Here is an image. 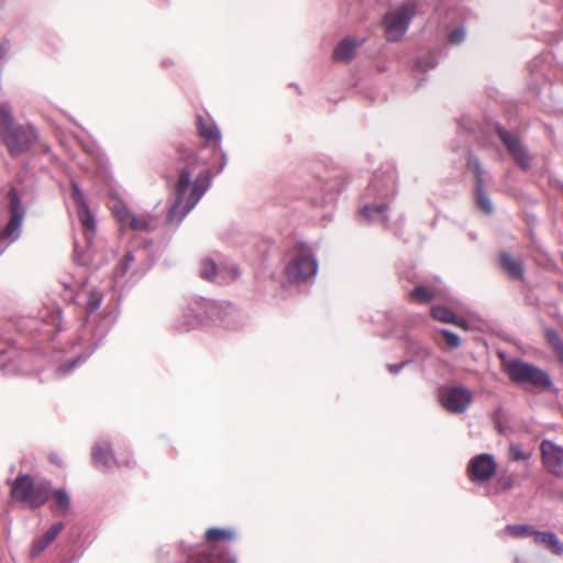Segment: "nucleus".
<instances>
[{
    "instance_id": "f257e3e1",
    "label": "nucleus",
    "mask_w": 563,
    "mask_h": 563,
    "mask_svg": "<svg viewBox=\"0 0 563 563\" xmlns=\"http://www.w3.org/2000/svg\"><path fill=\"white\" fill-rule=\"evenodd\" d=\"M209 185L210 179L207 173L194 168L183 169L176 183L175 198L167 220L170 223H179L197 205Z\"/></svg>"
},
{
    "instance_id": "f03ea898",
    "label": "nucleus",
    "mask_w": 563,
    "mask_h": 563,
    "mask_svg": "<svg viewBox=\"0 0 563 563\" xmlns=\"http://www.w3.org/2000/svg\"><path fill=\"white\" fill-rule=\"evenodd\" d=\"M318 272V262L306 244H299L294 250L286 267L285 276L289 282H306L316 276Z\"/></svg>"
},
{
    "instance_id": "7ed1b4c3",
    "label": "nucleus",
    "mask_w": 563,
    "mask_h": 563,
    "mask_svg": "<svg viewBox=\"0 0 563 563\" xmlns=\"http://www.w3.org/2000/svg\"><path fill=\"white\" fill-rule=\"evenodd\" d=\"M11 495L13 499L23 501L31 508H37L48 499L49 488L44 483L35 484L29 475H20L11 486Z\"/></svg>"
},
{
    "instance_id": "20e7f679",
    "label": "nucleus",
    "mask_w": 563,
    "mask_h": 563,
    "mask_svg": "<svg viewBox=\"0 0 563 563\" xmlns=\"http://www.w3.org/2000/svg\"><path fill=\"white\" fill-rule=\"evenodd\" d=\"M109 208L122 229L147 231L154 227V218L132 212L126 202L117 194H111Z\"/></svg>"
},
{
    "instance_id": "39448f33",
    "label": "nucleus",
    "mask_w": 563,
    "mask_h": 563,
    "mask_svg": "<svg viewBox=\"0 0 563 563\" xmlns=\"http://www.w3.org/2000/svg\"><path fill=\"white\" fill-rule=\"evenodd\" d=\"M415 12L413 3H404L386 13L384 26L388 41L398 42L405 36Z\"/></svg>"
},
{
    "instance_id": "423d86ee",
    "label": "nucleus",
    "mask_w": 563,
    "mask_h": 563,
    "mask_svg": "<svg viewBox=\"0 0 563 563\" xmlns=\"http://www.w3.org/2000/svg\"><path fill=\"white\" fill-rule=\"evenodd\" d=\"M510 379L518 384H530L536 387H549L551 380L542 369L521 361H511L506 366Z\"/></svg>"
},
{
    "instance_id": "0eeeda50",
    "label": "nucleus",
    "mask_w": 563,
    "mask_h": 563,
    "mask_svg": "<svg viewBox=\"0 0 563 563\" xmlns=\"http://www.w3.org/2000/svg\"><path fill=\"white\" fill-rule=\"evenodd\" d=\"M37 135L31 125L18 123L0 140L11 155L22 154L32 146Z\"/></svg>"
},
{
    "instance_id": "6e6552de",
    "label": "nucleus",
    "mask_w": 563,
    "mask_h": 563,
    "mask_svg": "<svg viewBox=\"0 0 563 563\" xmlns=\"http://www.w3.org/2000/svg\"><path fill=\"white\" fill-rule=\"evenodd\" d=\"M472 398V393L462 386L442 387L439 390L440 404L452 413L464 412L468 408Z\"/></svg>"
},
{
    "instance_id": "1a4fd4ad",
    "label": "nucleus",
    "mask_w": 563,
    "mask_h": 563,
    "mask_svg": "<svg viewBox=\"0 0 563 563\" xmlns=\"http://www.w3.org/2000/svg\"><path fill=\"white\" fill-rule=\"evenodd\" d=\"M497 463L490 454H478L468 463V476L472 483L481 485L487 483L496 473Z\"/></svg>"
},
{
    "instance_id": "9d476101",
    "label": "nucleus",
    "mask_w": 563,
    "mask_h": 563,
    "mask_svg": "<svg viewBox=\"0 0 563 563\" xmlns=\"http://www.w3.org/2000/svg\"><path fill=\"white\" fill-rule=\"evenodd\" d=\"M9 199L10 221L0 233V240L13 242L19 238L25 211L24 208L21 206L20 199L15 191L10 192Z\"/></svg>"
},
{
    "instance_id": "9b49d317",
    "label": "nucleus",
    "mask_w": 563,
    "mask_h": 563,
    "mask_svg": "<svg viewBox=\"0 0 563 563\" xmlns=\"http://www.w3.org/2000/svg\"><path fill=\"white\" fill-rule=\"evenodd\" d=\"M544 467L553 475L563 476V446L545 440L541 443Z\"/></svg>"
},
{
    "instance_id": "f8f14e48",
    "label": "nucleus",
    "mask_w": 563,
    "mask_h": 563,
    "mask_svg": "<svg viewBox=\"0 0 563 563\" xmlns=\"http://www.w3.org/2000/svg\"><path fill=\"white\" fill-rule=\"evenodd\" d=\"M71 197L76 205L79 222L84 228L86 235H93L96 231L95 216L89 209L84 194L76 184L71 187Z\"/></svg>"
},
{
    "instance_id": "ddd939ff",
    "label": "nucleus",
    "mask_w": 563,
    "mask_h": 563,
    "mask_svg": "<svg viewBox=\"0 0 563 563\" xmlns=\"http://www.w3.org/2000/svg\"><path fill=\"white\" fill-rule=\"evenodd\" d=\"M498 134L500 139L504 141L510 153L514 155L515 159L522 166L527 167L529 165V155L527 152L522 148L519 141L512 136L509 132L499 129Z\"/></svg>"
},
{
    "instance_id": "4468645a",
    "label": "nucleus",
    "mask_w": 563,
    "mask_h": 563,
    "mask_svg": "<svg viewBox=\"0 0 563 563\" xmlns=\"http://www.w3.org/2000/svg\"><path fill=\"white\" fill-rule=\"evenodd\" d=\"M363 42V40L352 37L342 40L333 51V59L341 63L351 60Z\"/></svg>"
},
{
    "instance_id": "2eb2a0df",
    "label": "nucleus",
    "mask_w": 563,
    "mask_h": 563,
    "mask_svg": "<svg viewBox=\"0 0 563 563\" xmlns=\"http://www.w3.org/2000/svg\"><path fill=\"white\" fill-rule=\"evenodd\" d=\"M63 530L62 523L53 525L42 537L34 540L31 548V556L40 555L59 534Z\"/></svg>"
},
{
    "instance_id": "dca6fc26",
    "label": "nucleus",
    "mask_w": 563,
    "mask_h": 563,
    "mask_svg": "<svg viewBox=\"0 0 563 563\" xmlns=\"http://www.w3.org/2000/svg\"><path fill=\"white\" fill-rule=\"evenodd\" d=\"M533 542L537 544L545 545L555 554H561L563 552V543L556 538L554 533L538 531V533H533Z\"/></svg>"
},
{
    "instance_id": "f3484780",
    "label": "nucleus",
    "mask_w": 563,
    "mask_h": 563,
    "mask_svg": "<svg viewBox=\"0 0 563 563\" xmlns=\"http://www.w3.org/2000/svg\"><path fill=\"white\" fill-rule=\"evenodd\" d=\"M16 124L11 107L5 102L0 103V140Z\"/></svg>"
},
{
    "instance_id": "a211bd4d",
    "label": "nucleus",
    "mask_w": 563,
    "mask_h": 563,
    "mask_svg": "<svg viewBox=\"0 0 563 563\" xmlns=\"http://www.w3.org/2000/svg\"><path fill=\"white\" fill-rule=\"evenodd\" d=\"M533 533H538V531L533 530V528L528 525H510V526H507L503 531L504 537H509V538H515V539H519V538H532L533 539Z\"/></svg>"
},
{
    "instance_id": "6ab92c4d",
    "label": "nucleus",
    "mask_w": 563,
    "mask_h": 563,
    "mask_svg": "<svg viewBox=\"0 0 563 563\" xmlns=\"http://www.w3.org/2000/svg\"><path fill=\"white\" fill-rule=\"evenodd\" d=\"M432 316L434 319L446 322V323H454L459 327L465 328V322L460 320L455 313L442 306H435L432 308Z\"/></svg>"
},
{
    "instance_id": "aec40b11",
    "label": "nucleus",
    "mask_w": 563,
    "mask_h": 563,
    "mask_svg": "<svg viewBox=\"0 0 563 563\" xmlns=\"http://www.w3.org/2000/svg\"><path fill=\"white\" fill-rule=\"evenodd\" d=\"M387 205L385 203H374L371 206H365L361 210V216L367 220H385L386 219Z\"/></svg>"
},
{
    "instance_id": "412c9836",
    "label": "nucleus",
    "mask_w": 563,
    "mask_h": 563,
    "mask_svg": "<svg viewBox=\"0 0 563 563\" xmlns=\"http://www.w3.org/2000/svg\"><path fill=\"white\" fill-rule=\"evenodd\" d=\"M234 537L235 532L230 529L211 528L206 532V539L210 543L231 541Z\"/></svg>"
},
{
    "instance_id": "4be33fe9",
    "label": "nucleus",
    "mask_w": 563,
    "mask_h": 563,
    "mask_svg": "<svg viewBox=\"0 0 563 563\" xmlns=\"http://www.w3.org/2000/svg\"><path fill=\"white\" fill-rule=\"evenodd\" d=\"M112 460V454L108 444H98L93 450V461L99 466H107Z\"/></svg>"
},
{
    "instance_id": "5701e85b",
    "label": "nucleus",
    "mask_w": 563,
    "mask_h": 563,
    "mask_svg": "<svg viewBox=\"0 0 563 563\" xmlns=\"http://www.w3.org/2000/svg\"><path fill=\"white\" fill-rule=\"evenodd\" d=\"M500 262L503 267L512 276L520 277L522 274L521 264L508 254H501Z\"/></svg>"
},
{
    "instance_id": "b1692460",
    "label": "nucleus",
    "mask_w": 563,
    "mask_h": 563,
    "mask_svg": "<svg viewBox=\"0 0 563 563\" xmlns=\"http://www.w3.org/2000/svg\"><path fill=\"white\" fill-rule=\"evenodd\" d=\"M191 563H236L233 558L224 556L219 552L212 551L209 554H202Z\"/></svg>"
},
{
    "instance_id": "393cba45",
    "label": "nucleus",
    "mask_w": 563,
    "mask_h": 563,
    "mask_svg": "<svg viewBox=\"0 0 563 563\" xmlns=\"http://www.w3.org/2000/svg\"><path fill=\"white\" fill-rule=\"evenodd\" d=\"M412 300L418 302H427L438 296H440L439 292L431 290L427 287L420 286L415 288L410 294Z\"/></svg>"
},
{
    "instance_id": "a878e982",
    "label": "nucleus",
    "mask_w": 563,
    "mask_h": 563,
    "mask_svg": "<svg viewBox=\"0 0 563 563\" xmlns=\"http://www.w3.org/2000/svg\"><path fill=\"white\" fill-rule=\"evenodd\" d=\"M200 273L205 279L213 280L218 276V267L213 261L205 260L201 263Z\"/></svg>"
},
{
    "instance_id": "bb28decb",
    "label": "nucleus",
    "mask_w": 563,
    "mask_h": 563,
    "mask_svg": "<svg viewBox=\"0 0 563 563\" xmlns=\"http://www.w3.org/2000/svg\"><path fill=\"white\" fill-rule=\"evenodd\" d=\"M200 135L207 141H217L220 139V131L212 124L200 123Z\"/></svg>"
},
{
    "instance_id": "cd10ccee",
    "label": "nucleus",
    "mask_w": 563,
    "mask_h": 563,
    "mask_svg": "<svg viewBox=\"0 0 563 563\" xmlns=\"http://www.w3.org/2000/svg\"><path fill=\"white\" fill-rule=\"evenodd\" d=\"M547 339L558 356L563 361V343L561 342L558 334L553 331L547 332Z\"/></svg>"
},
{
    "instance_id": "c85d7f7f",
    "label": "nucleus",
    "mask_w": 563,
    "mask_h": 563,
    "mask_svg": "<svg viewBox=\"0 0 563 563\" xmlns=\"http://www.w3.org/2000/svg\"><path fill=\"white\" fill-rule=\"evenodd\" d=\"M53 496L58 510L66 511L70 504L68 495L63 490H56Z\"/></svg>"
},
{
    "instance_id": "c756f323",
    "label": "nucleus",
    "mask_w": 563,
    "mask_h": 563,
    "mask_svg": "<svg viewBox=\"0 0 563 563\" xmlns=\"http://www.w3.org/2000/svg\"><path fill=\"white\" fill-rule=\"evenodd\" d=\"M466 37V32L463 27H456L454 30H452L449 35H448V41L449 43L453 44V45H460L461 43L464 42Z\"/></svg>"
},
{
    "instance_id": "7c9ffc66",
    "label": "nucleus",
    "mask_w": 563,
    "mask_h": 563,
    "mask_svg": "<svg viewBox=\"0 0 563 563\" xmlns=\"http://www.w3.org/2000/svg\"><path fill=\"white\" fill-rule=\"evenodd\" d=\"M476 201L478 207L486 213H490L493 211V205L489 198L481 189L477 190Z\"/></svg>"
},
{
    "instance_id": "2f4dec72",
    "label": "nucleus",
    "mask_w": 563,
    "mask_h": 563,
    "mask_svg": "<svg viewBox=\"0 0 563 563\" xmlns=\"http://www.w3.org/2000/svg\"><path fill=\"white\" fill-rule=\"evenodd\" d=\"M441 334L443 335V338L445 340V344L449 347L455 349L460 345V338L456 334H454L450 331H446V330H442Z\"/></svg>"
},
{
    "instance_id": "473e14b6",
    "label": "nucleus",
    "mask_w": 563,
    "mask_h": 563,
    "mask_svg": "<svg viewBox=\"0 0 563 563\" xmlns=\"http://www.w3.org/2000/svg\"><path fill=\"white\" fill-rule=\"evenodd\" d=\"M510 454H511V457L516 461H522V460H527L530 457L531 453L530 452H523L519 445H511L510 446Z\"/></svg>"
},
{
    "instance_id": "72a5a7b5",
    "label": "nucleus",
    "mask_w": 563,
    "mask_h": 563,
    "mask_svg": "<svg viewBox=\"0 0 563 563\" xmlns=\"http://www.w3.org/2000/svg\"><path fill=\"white\" fill-rule=\"evenodd\" d=\"M510 487H511V482L510 481H506L504 489H509Z\"/></svg>"
},
{
    "instance_id": "f704fd0d",
    "label": "nucleus",
    "mask_w": 563,
    "mask_h": 563,
    "mask_svg": "<svg viewBox=\"0 0 563 563\" xmlns=\"http://www.w3.org/2000/svg\"><path fill=\"white\" fill-rule=\"evenodd\" d=\"M98 306H99V302H93V303H92V308H93V309L98 308Z\"/></svg>"
},
{
    "instance_id": "c9c22d12",
    "label": "nucleus",
    "mask_w": 563,
    "mask_h": 563,
    "mask_svg": "<svg viewBox=\"0 0 563 563\" xmlns=\"http://www.w3.org/2000/svg\"><path fill=\"white\" fill-rule=\"evenodd\" d=\"M429 67H430V68L434 67V63H433V62H432V63H430V64H429Z\"/></svg>"
},
{
    "instance_id": "e433bc0d",
    "label": "nucleus",
    "mask_w": 563,
    "mask_h": 563,
    "mask_svg": "<svg viewBox=\"0 0 563 563\" xmlns=\"http://www.w3.org/2000/svg\"><path fill=\"white\" fill-rule=\"evenodd\" d=\"M59 371L62 372H67L68 369L64 368V367H60Z\"/></svg>"
},
{
    "instance_id": "4c0bfd02",
    "label": "nucleus",
    "mask_w": 563,
    "mask_h": 563,
    "mask_svg": "<svg viewBox=\"0 0 563 563\" xmlns=\"http://www.w3.org/2000/svg\"><path fill=\"white\" fill-rule=\"evenodd\" d=\"M75 363H77V360H74V362L70 364L69 367H71L73 365H75Z\"/></svg>"
}]
</instances>
